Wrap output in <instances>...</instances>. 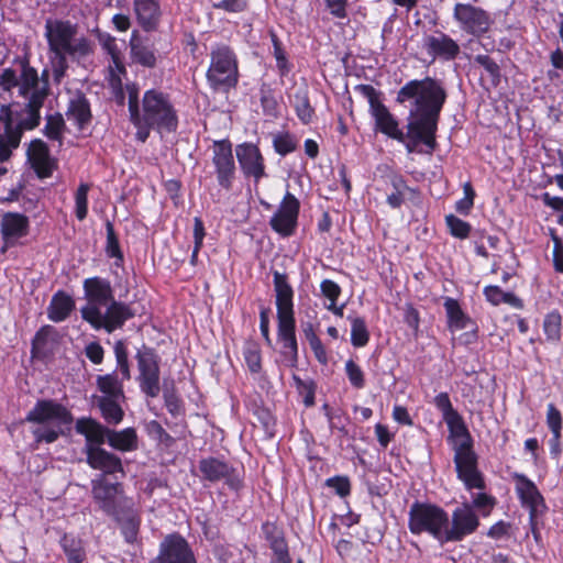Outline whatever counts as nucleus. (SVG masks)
Segmentation results:
<instances>
[{"mask_svg": "<svg viewBox=\"0 0 563 563\" xmlns=\"http://www.w3.org/2000/svg\"><path fill=\"white\" fill-rule=\"evenodd\" d=\"M511 479L515 482V492L523 508L529 511V519L533 522L539 512L547 509V504L543 495L539 488L526 474L515 472L511 474Z\"/></svg>", "mask_w": 563, "mask_h": 563, "instance_id": "obj_22", "label": "nucleus"}, {"mask_svg": "<svg viewBox=\"0 0 563 563\" xmlns=\"http://www.w3.org/2000/svg\"><path fill=\"white\" fill-rule=\"evenodd\" d=\"M90 185L81 183L75 194V214L79 221L87 218L88 214V192Z\"/></svg>", "mask_w": 563, "mask_h": 563, "instance_id": "obj_53", "label": "nucleus"}, {"mask_svg": "<svg viewBox=\"0 0 563 563\" xmlns=\"http://www.w3.org/2000/svg\"><path fill=\"white\" fill-rule=\"evenodd\" d=\"M260 100L263 113L266 117L272 119H277L279 117V103L271 89H262Z\"/></svg>", "mask_w": 563, "mask_h": 563, "instance_id": "obj_56", "label": "nucleus"}, {"mask_svg": "<svg viewBox=\"0 0 563 563\" xmlns=\"http://www.w3.org/2000/svg\"><path fill=\"white\" fill-rule=\"evenodd\" d=\"M299 212V199L290 191H286L276 212L269 220L271 229L283 238L292 236L298 227Z\"/></svg>", "mask_w": 563, "mask_h": 563, "instance_id": "obj_17", "label": "nucleus"}, {"mask_svg": "<svg viewBox=\"0 0 563 563\" xmlns=\"http://www.w3.org/2000/svg\"><path fill=\"white\" fill-rule=\"evenodd\" d=\"M274 289L276 292L277 342L280 344V354L296 367L299 360V345L296 335V318L294 310V289L285 273H273Z\"/></svg>", "mask_w": 563, "mask_h": 563, "instance_id": "obj_4", "label": "nucleus"}, {"mask_svg": "<svg viewBox=\"0 0 563 563\" xmlns=\"http://www.w3.org/2000/svg\"><path fill=\"white\" fill-rule=\"evenodd\" d=\"M433 404L442 413L443 420L459 412L453 408L450 396L446 391L438 394L433 399Z\"/></svg>", "mask_w": 563, "mask_h": 563, "instance_id": "obj_61", "label": "nucleus"}, {"mask_svg": "<svg viewBox=\"0 0 563 563\" xmlns=\"http://www.w3.org/2000/svg\"><path fill=\"white\" fill-rule=\"evenodd\" d=\"M130 56L133 63L145 67L155 68L157 65V55L152 45L145 43L140 36L137 30H134L130 37Z\"/></svg>", "mask_w": 563, "mask_h": 563, "instance_id": "obj_33", "label": "nucleus"}, {"mask_svg": "<svg viewBox=\"0 0 563 563\" xmlns=\"http://www.w3.org/2000/svg\"><path fill=\"white\" fill-rule=\"evenodd\" d=\"M354 90L367 99L377 132L404 144L408 153L418 152L419 145L426 146V153L431 154L435 151L440 117L448 99L446 90L440 80L430 76L411 79L397 91V104H411L406 132L400 129L399 121L383 103L382 91L368 84H358Z\"/></svg>", "mask_w": 563, "mask_h": 563, "instance_id": "obj_1", "label": "nucleus"}, {"mask_svg": "<svg viewBox=\"0 0 563 563\" xmlns=\"http://www.w3.org/2000/svg\"><path fill=\"white\" fill-rule=\"evenodd\" d=\"M23 111L26 117L15 124L12 106L8 103L0 107V122L3 124L2 134H7L12 143H16L18 137L22 139L24 131H32L41 123V110L36 107L34 99L26 100Z\"/></svg>", "mask_w": 563, "mask_h": 563, "instance_id": "obj_15", "label": "nucleus"}, {"mask_svg": "<svg viewBox=\"0 0 563 563\" xmlns=\"http://www.w3.org/2000/svg\"><path fill=\"white\" fill-rule=\"evenodd\" d=\"M76 308L75 299L65 290H57L47 307V318L59 323L67 320Z\"/></svg>", "mask_w": 563, "mask_h": 563, "instance_id": "obj_34", "label": "nucleus"}, {"mask_svg": "<svg viewBox=\"0 0 563 563\" xmlns=\"http://www.w3.org/2000/svg\"><path fill=\"white\" fill-rule=\"evenodd\" d=\"M13 65L18 69L8 67L0 74V87L7 92L18 88L19 96L29 100L31 89L36 82V68L31 65L29 53L14 57Z\"/></svg>", "mask_w": 563, "mask_h": 563, "instance_id": "obj_13", "label": "nucleus"}, {"mask_svg": "<svg viewBox=\"0 0 563 563\" xmlns=\"http://www.w3.org/2000/svg\"><path fill=\"white\" fill-rule=\"evenodd\" d=\"M211 150L212 175L218 187L227 192L233 189L238 178V166L233 154V143L229 137L214 140Z\"/></svg>", "mask_w": 563, "mask_h": 563, "instance_id": "obj_10", "label": "nucleus"}, {"mask_svg": "<svg viewBox=\"0 0 563 563\" xmlns=\"http://www.w3.org/2000/svg\"><path fill=\"white\" fill-rule=\"evenodd\" d=\"M475 62L484 67V69L492 77V82L494 85H498L500 81V67L499 65L489 56L486 54H479L475 56Z\"/></svg>", "mask_w": 563, "mask_h": 563, "instance_id": "obj_60", "label": "nucleus"}, {"mask_svg": "<svg viewBox=\"0 0 563 563\" xmlns=\"http://www.w3.org/2000/svg\"><path fill=\"white\" fill-rule=\"evenodd\" d=\"M46 123L43 129V134L51 141L60 142L63 133L66 128L65 120L59 112L46 115Z\"/></svg>", "mask_w": 563, "mask_h": 563, "instance_id": "obj_48", "label": "nucleus"}, {"mask_svg": "<svg viewBox=\"0 0 563 563\" xmlns=\"http://www.w3.org/2000/svg\"><path fill=\"white\" fill-rule=\"evenodd\" d=\"M345 374L352 387L355 389H363L366 385L365 374L361 366L353 360L345 362Z\"/></svg>", "mask_w": 563, "mask_h": 563, "instance_id": "obj_54", "label": "nucleus"}, {"mask_svg": "<svg viewBox=\"0 0 563 563\" xmlns=\"http://www.w3.org/2000/svg\"><path fill=\"white\" fill-rule=\"evenodd\" d=\"M298 147V140L289 131L278 132L273 136V148L276 154L287 156Z\"/></svg>", "mask_w": 563, "mask_h": 563, "instance_id": "obj_46", "label": "nucleus"}, {"mask_svg": "<svg viewBox=\"0 0 563 563\" xmlns=\"http://www.w3.org/2000/svg\"><path fill=\"white\" fill-rule=\"evenodd\" d=\"M96 385L98 390L104 395L102 398H124L123 380L119 378L115 371L98 375Z\"/></svg>", "mask_w": 563, "mask_h": 563, "instance_id": "obj_37", "label": "nucleus"}, {"mask_svg": "<svg viewBox=\"0 0 563 563\" xmlns=\"http://www.w3.org/2000/svg\"><path fill=\"white\" fill-rule=\"evenodd\" d=\"M135 128V139L145 143L152 131L174 133L179 125L178 111L172 96L159 89L151 88L144 91L141 109L130 121Z\"/></svg>", "mask_w": 563, "mask_h": 563, "instance_id": "obj_3", "label": "nucleus"}, {"mask_svg": "<svg viewBox=\"0 0 563 563\" xmlns=\"http://www.w3.org/2000/svg\"><path fill=\"white\" fill-rule=\"evenodd\" d=\"M199 477L202 482L217 484L223 482L233 492L244 487V472L236 468L223 456H207L198 462Z\"/></svg>", "mask_w": 563, "mask_h": 563, "instance_id": "obj_9", "label": "nucleus"}, {"mask_svg": "<svg viewBox=\"0 0 563 563\" xmlns=\"http://www.w3.org/2000/svg\"><path fill=\"white\" fill-rule=\"evenodd\" d=\"M444 422L449 429L448 443L451 445L454 456L456 477L466 490H485V475L478 467V455L474 449V439L465 424L463 417L457 412Z\"/></svg>", "mask_w": 563, "mask_h": 563, "instance_id": "obj_2", "label": "nucleus"}, {"mask_svg": "<svg viewBox=\"0 0 563 563\" xmlns=\"http://www.w3.org/2000/svg\"><path fill=\"white\" fill-rule=\"evenodd\" d=\"M119 527L126 543L136 542L142 523L141 511L135 507L134 500L120 507V510L110 517Z\"/></svg>", "mask_w": 563, "mask_h": 563, "instance_id": "obj_28", "label": "nucleus"}, {"mask_svg": "<svg viewBox=\"0 0 563 563\" xmlns=\"http://www.w3.org/2000/svg\"><path fill=\"white\" fill-rule=\"evenodd\" d=\"M449 523V514L437 504L416 500L410 506L408 529L415 536L428 533L440 543H444L445 528Z\"/></svg>", "mask_w": 563, "mask_h": 563, "instance_id": "obj_8", "label": "nucleus"}, {"mask_svg": "<svg viewBox=\"0 0 563 563\" xmlns=\"http://www.w3.org/2000/svg\"><path fill=\"white\" fill-rule=\"evenodd\" d=\"M541 200L544 206L559 212L558 223L563 227V197L551 196L549 192L541 195Z\"/></svg>", "mask_w": 563, "mask_h": 563, "instance_id": "obj_64", "label": "nucleus"}, {"mask_svg": "<svg viewBox=\"0 0 563 563\" xmlns=\"http://www.w3.org/2000/svg\"><path fill=\"white\" fill-rule=\"evenodd\" d=\"M51 334V327L44 325L40 330L36 331L34 338L31 343V356L35 360H45L51 350L48 347V339Z\"/></svg>", "mask_w": 563, "mask_h": 563, "instance_id": "obj_43", "label": "nucleus"}, {"mask_svg": "<svg viewBox=\"0 0 563 563\" xmlns=\"http://www.w3.org/2000/svg\"><path fill=\"white\" fill-rule=\"evenodd\" d=\"M443 307L446 313L448 328L451 331L463 330L468 325H475L472 318L463 311L457 299L444 297Z\"/></svg>", "mask_w": 563, "mask_h": 563, "instance_id": "obj_35", "label": "nucleus"}, {"mask_svg": "<svg viewBox=\"0 0 563 563\" xmlns=\"http://www.w3.org/2000/svg\"><path fill=\"white\" fill-rule=\"evenodd\" d=\"M30 220L19 212H7L2 216L0 232L5 245H14L15 242L29 234Z\"/></svg>", "mask_w": 563, "mask_h": 563, "instance_id": "obj_30", "label": "nucleus"}, {"mask_svg": "<svg viewBox=\"0 0 563 563\" xmlns=\"http://www.w3.org/2000/svg\"><path fill=\"white\" fill-rule=\"evenodd\" d=\"M60 544L67 556L68 563H82L86 554L79 541L73 537L64 536Z\"/></svg>", "mask_w": 563, "mask_h": 563, "instance_id": "obj_52", "label": "nucleus"}, {"mask_svg": "<svg viewBox=\"0 0 563 563\" xmlns=\"http://www.w3.org/2000/svg\"><path fill=\"white\" fill-rule=\"evenodd\" d=\"M553 241V266L555 272L563 274V241L554 232L551 234Z\"/></svg>", "mask_w": 563, "mask_h": 563, "instance_id": "obj_63", "label": "nucleus"}, {"mask_svg": "<svg viewBox=\"0 0 563 563\" xmlns=\"http://www.w3.org/2000/svg\"><path fill=\"white\" fill-rule=\"evenodd\" d=\"M113 352L117 361V369L120 372L122 380H130L131 368L129 362V352L123 340L115 341Z\"/></svg>", "mask_w": 563, "mask_h": 563, "instance_id": "obj_49", "label": "nucleus"}, {"mask_svg": "<svg viewBox=\"0 0 563 563\" xmlns=\"http://www.w3.org/2000/svg\"><path fill=\"white\" fill-rule=\"evenodd\" d=\"M106 312L102 313L101 309L90 307L84 311V320L90 324L95 330H104L107 333H112L118 329H122L125 322L136 316L132 307L120 300L112 299L106 306Z\"/></svg>", "mask_w": 563, "mask_h": 563, "instance_id": "obj_11", "label": "nucleus"}, {"mask_svg": "<svg viewBox=\"0 0 563 563\" xmlns=\"http://www.w3.org/2000/svg\"><path fill=\"white\" fill-rule=\"evenodd\" d=\"M133 12L139 26L146 33L156 32L161 25L163 11L159 0H132Z\"/></svg>", "mask_w": 563, "mask_h": 563, "instance_id": "obj_29", "label": "nucleus"}, {"mask_svg": "<svg viewBox=\"0 0 563 563\" xmlns=\"http://www.w3.org/2000/svg\"><path fill=\"white\" fill-rule=\"evenodd\" d=\"M26 159L40 179L49 178L58 167L57 161L51 156L48 145L41 139L29 143Z\"/></svg>", "mask_w": 563, "mask_h": 563, "instance_id": "obj_23", "label": "nucleus"}, {"mask_svg": "<svg viewBox=\"0 0 563 563\" xmlns=\"http://www.w3.org/2000/svg\"><path fill=\"white\" fill-rule=\"evenodd\" d=\"M76 432L85 437L84 450L89 446H102L108 443L110 428L104 427L91 417H82L76 421Z\"/></svg>", "mask_w": 563, "mask_h": 563, "instance_id": "obj_31", "label": "nucleus"}, {"mask_svg": "<svg viewBox=\"0 0 563 563\" xmlns=\"http://www.w3.org/2000/svg\"><path fill=\"white\" fill-rule=\"evenodd\" d=\"M119 399L120 398H100L98 400V407L108 423L118 424L123 420L124 412L118 404Z\"/></svg>", "mask_w": 563, "mask_h": 563, "instance_id": "obj_44", "label": "nucleus"}, {"mask_svg": "<svg viewBox=\"0 0 563 563\" xmlns=\"http://www.w3.org/2000/svg\"><path fill=\"white\" fill-rule=\"evenodd\" d=\"M421 47L430 57V63L437 59L441 62H452L461 54V47L457 41L441 30H434L430 34H423Z\"/></svg>", "mask_w": 563, "mask_h": 563, "instance_id": "obj_21", "label": "nucleus"}, {"mask_svg": "<svg viewBox=\"0 0 563 563\" xmlns=\"http://www.w3.org/2000/svg\"><path fill=\"white\" fill-rule=\"evenodd\" d=\"M383 178L393 188L391 194H389L386 198V202L390 208L399 209L405 202L406 198L411 201L420 200V190L418 188L409 187L407 185V180L400 173L386 167V173Z\"/></svg>", "mask_w": 563, "mask_h": 563, "instance_id": "obj_27", "label": "nucleus"}, {"mask_svg": "<svg viewBox=\"0 0 563 563\" xmlns=\"http://www.w3.org/2000/svg\"><path fill=\"white\" fill-rule=\"evenodd\" d=\"M292 380L305 407H313L316 405L317 383L312 378L302 379L296 374L292 375Z\"/></svg>", "mask_w": 563, "mask_h": 563, "instance_id": "obj_45", "label": "nucleus"}, {"mask_svg": "<svg viewBox=\"0 0 563 563\" xmlns=\"http://www.w3.org/2000/svg\"><path fill=\"white\" fill-rule=\"evenodd\" d=\"M244 361L252 374H258L262 371V354L256 342H247L243 350Z\"/></svg>", "mask_w": 563, "mask_h": 563, "instance_id": "obj_51", "label": "nucleus"}, {"mask_svg": "<svg viewBox=\"0 0 563 563\" xmlns=\"http://www.w3.org/2000/svg\"><path fill=\"white\" fill-rule=\"evenodd\" d=\"M481 525L479 518L468 503L456 507L451 515L450 523L445 528L444 543L461 542L466 537L476 532Z\"/></svg>", "mask_w": 563, "mask_h": 563, "instance_id": "obj_20", "label": "nucleus"}, {"mask_svg": "<svg viewBox=\"0 0 563 563\" xmlns=\"http://www.w3.org/2000/svg\"><path fill=\"white\" fill-rule=\"evenodd\" d=\"M351 343L354 347H363L369 342V331L367 329L365 319L362 317L351 318Z\"/></svg>", "mask_w": 563, "mask_h": 563, "instance_id": "obj_47", "label": "nucleus"}, {"mask_svg": "<svg viewBox=\"0 0 563 563\" xmlns=\"http://www.w3.org/2000/svg\"><path fill=\"white\" fill-rule=\"evenodd\" d=\"M140 390L147 398H156L161 393V357L153 347L143 345L135 354Z\"/></svg>", "mask_w": 563, "mask_h": 563, "instance_id": "obj_12", "label": "nucleus"}, {"mask_svg": "<svg viewBox=\"0 0 563 563\" xmlns=\"http://www.w3.org/2000/svg\"><path fill=\"white\" fill-rule=\"evenodd\" d=\"M125 91L128 95V110L130 121L134 115H136L137 111L141 109L140 101V87L136 82H128L125 85Z\"/></svg>", "mask_w": 563, "mask_h": 563, "instance_id": "obj_59", "label": "nucleus"}, {"mask_svg": "<svg viewBox=\"0 0 563 563\" xmlns=\"http://www.w3.org/2000/svg\"><path fill=\"white\" fill-rule=\"evenodd\" d=\"M82 289L85 299L87 300V305L80 309L82 319L85 309H89L90 307L100 309L114 299L110 280L100 276L86 278L82 283Z\"/></svg>", "mask_w": 563, "mask_h": 563, "instance_id": "obj_25", "label": "nucleus"}, {"mask_svg": "<svg viewBox=\"0 0 563 563\" xmlns=\"http://www.w3.org/2000/svg\"><path fill=\"white\" fill-rule=\"evenodd\" d=\"M73 413L54 399H38L26 413L25 421L37 424L32 430L36 443H54L64 434L63 426L73 422Z\"/></svg>", "mask_w": 563, "mask_h": 563, "instance_id": "obj_5", "label": "nucleus"}, {"mask_svg": "<svg viewBox=\"0 0 563 563\" xmlns=\"http://www.w3.org/2000/svg\"><path fill=\"white\" fill-rule=\"evenodd\" d=\"M91 496L98 508L108 517L115 515L120 507L133 500L125 495L122 483H112L104 476L91 481Z\"/></svg>", "mask_w": 563, "mask_h": 563, "instance_id": "obj_14", "label": "nucleus"}, {"mask_svg": "<svg viewBox=\"0 0 563 563\" xmlns=\"http://www.w3.org/2000/svg\"><path fill=\"white\" fill-rule=\"evenodd\" d=\"M234 153L244 178L258 184L268 177L265 157L256 143L243 142L235 146Z\"/></svg>", "mask_w": 563, "mask_h": 563, "instance_id": "obj_18", "label": "nucleus"}, {"mask_svg": "<svg viewBox=\"0 0 563 563\" xmlns=\"http://www.w3.org/2000/svg\"><path fill=\"white\" fill-rule=\"evenodd\" d=\"M247 410L257 419L263 429L269 435H273L272 430L276 424V419L272 411L264 406L262 398L253 399L247 405Z\"/></svg>", "mask_w": 563, "mask_h": 563, "instance_id": "obj_40", "label": "nucleus"}, {"mask_svg": "<svg viewBox=\"0 0 563 563\" xmlns=\"http://www.w3.org/2000/svg\"><path fill=\"white\" fill-rule=\"evenodd\" d=\"M77 25L68 20L46 21L45 36L48 49L54 55H69L70 57H85L91 53L90 42L87 37L76 38Z\"/></svg>", "mask_w": 563, "mask_h": 563, "instance_id": "obj_7", "label": "nucleus"}, {"mask_svg": "<svg viewBox=\"0 0 563 563\" xmlns=\"http://www.w3.org/2000/svg\"><path fill=\"white\" fill-rule=\"evenodd\" d=\"M108 444L120 452H133L139 448L137 432L132 427L119 431L110 429Z\"/></svg>", "mask_w": 563, "mask_h": 563, "instance_id": "obj_36", "label": "nucleus"}, {"mask_svg": "<svg viewBox=\"0 0 563 563\" xmlns=\"http://www.w3.org/2000/svg\"><path fill=\"white\" fill-rule=\"evenodd\" d=\"M86 463L96 471L101 472L100 476L115 475L120 473L125 475L122 460L117 454L107 451L102 446H89L84 450Z\"/></svg>", "mask_w": 563, "mask_h": 563, "instance_id": "obj_24", "label": "nucleus"}, {"mask_svg": "<svg viewBox=\"0 0 563 563\" xmlns=\"http://www.w3.org/2000/svg\"><path fill=\"white\" fill-rule=\"evenodd\" d=\"M148 563H197L190 543L179 532H173L159 543L158 554Z\"/></svg>", "mask_w": 563, "mask_h": 563, "instance_id": "obj_19", "label": "nucleus"}, {"mask_svg": "<svg viewBox=\"0 0 563 563\" xmlns=\"http://www.w3.org/2000/svg\"><path fill=\"white\" fill-rule=\"evenodd\" d=\"M51 95L49 86V71L44 68L41 74L36 69V82L31 89L29 100H35L36 107L41 110L45 103V100Z\"/></svg>", "mask_w": 563, "mask_h": 563, "instance_id": "obj_41", "label": "nucleus"}, {"mask_svg": "<svg viewBox=\"0 0 563 563\" xmlns=\"http://www.w3.org/2000/svg\"><path fill=\"white\" fill-rule=\"evenodd\" d=\"M107 241L104 246L106 255L114 260L115 267H122L124 264V254L121 250L118 234L115 233L113 223L110 220L106 221Z\"/></svg>", "mask_w": 563, "mask_h": 563, "instance_id": "obj_38", "label": "nucleus"}, {"mask_svg": "<svg viewBox=\"0 0 563 563\" xmlns=\"http://www.w3.org/2000/svg\"><path fill=\"white\" fill-rule=\"evenodd\" d=\"M294 109L299 121L308 125L312 122L316 110L310 103L309 93L307 89L298 90L294 95Z\"/></svg>", "mask_w": 563, "mask_h": 563, "instance_id": "obj_39", "label": "nucleus"}, {"mask_svg": "<svg viewBox=\"0 0 563 563\" xmlns=\"http://www.w3.org/2000/svg\"><path fill=\"white\" fill-rule=\"evenodd\" d=\"M66 117L73 121L78 130L86 129L91 120L90 101L81 91H77L68 101Z\"/></svg>", "mask_w": 563, "mask_h": 563, "instance_id": "obj_32", "label": "nucleus"}, {"mask_svg": "<svg viewBox=\"0 0 563 563\" xmlns=\"http://www.w3.org/2000/svg\"><path fill=\"white\" fill-rule=\"evenodd\" d=\"M453 19L464 33L474 37L486 34L493 24V19L486 10L471 3H455Z\"/></svg>", "mask_w": 563, "mask_h": 563, "instance_id": "obj_16", "label": "nucleus"}, {"mask_svg": "<svg viewBox=\"0 0 563 563\" xmlns=\"http://www.w3.org/2000/svg\"><path fill=\"white\" fill-rule=\"evenodd\" d=\"M261 532L273 552L269 563H292L285 531L277 521H264L261 526Z\"/></svg>", "mask_w": 563, "mask_h": 563, "instance_id": "obj_26", "label": "nucleus"}, {"mask_svg": "<svg viewBox=\"0 0 563 563\" xmlns=\"http://www.w3.org/2000/svg\"><path fill=\"white\" fill-rule=\"evenodd\" d=\"M206 78L213 92L229 93L238 87L240 79L239 59L231 46L217 44L212 47Z\"/></svg>", "mask_w": 563, "mask_h": 563, "instance_id": "obj_6", "label": "nucleus"}, {"mask_svg": "<svg viewBox=\"0 0 563 563\" xmlns=\"http://www.w3.org/2000/svg\"><path fill=\"white\" fill-rule=\"evenodd\" d=\"M163 398H164V402H165V407H166L167 411L173 417H178V416H181L185 413L184 402L180 399V397L177 395L174 387L164 389Z\"/></svg>", "mask_w": 563, "mask_h": 563, "instance_id": "obj_55", "label": "nucleus"}, {"mask_svg": "<svg viewBox=\"0 0 563 563\" xmlns=\"http://www.w3.org/2000/svg\"><path fill=\"white\" fill-rule=\"evenodd\" d=\"M320 290L322 296L329 300V303L332 302V307H334V301H338L342 294L340 285L332 279H323L320 283Z\"/></svg>", "mask_w": 563, "mask_h": 563, "instance_id": "obj_62", "label": "nucleus"}, {"mask_svg": "<svg viewBox=\"0 0 563 563\" xmlns=\"http://www.w3.org/2000/svg\"><path fill=\"white\" fill-rule=\"evenodd\" d=\"M324 485L335 492L341 498L351 494V481L346 475H335L325 479Z\"/></svg>", "mask_w": 563, "mask_h": 563, "instance_id": "obj_57", "label": "nucleus"}, {"mask_svg": "<svg viewBox=\"0 0 563 563\" xmlns=\"http://www.w3.org/2000/svg\"><path fill=\"white\" fill-rule=\"evenodd\" d=\"M445 225L448 228L449 233L460 240H465L470 236L472 231V225L453 213L446 214Z\"/></svg>", "mask_w": 563, "mask_h": 563, "instance_id": "obj_50", "label": "nucleus"}, {"mask_svg": "<svg viewBox=\"0 0 563 563\" xmlns=\"http://www.w3.org/2000/svg\"><path fill=\"white\" fill-rule=\"evenodd\" d=\"M545 422L551 433H562L563 416L553 402H550L547 406Z\"/></svg>", "mask_w": 563, "mask_h": 563, "instance_id": "obj_58", "label": "nucleus"}, {"mask_svg": "<svg viewBox=\"0 0 563 563\" xmlns=\"http://www.w3.org/2000/svg\"><path fill=\"white\" fill-rule=\"evenodd\" d=\"M562 314L559 310L554 309L548 312L543 319V333L547 338V341L551 343H558L562 338Z\"/></svg>", "mask_w": 563, "mask_h": 563, "instance_id": "obj_42", "label": "nucleus"}]
</instances>
